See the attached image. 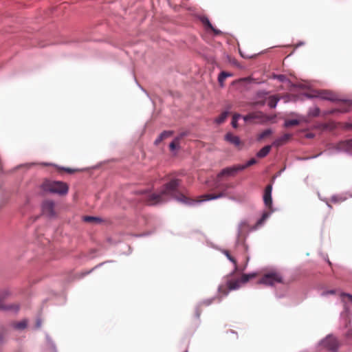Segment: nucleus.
I'll use <instances>...</instances> for the list:
<instances>
[{
    "mask_svg": "<svg viewBox=\"0 0 352 352\" xmlns=\"http://www.w3.org/2000/svg\"><path fill=\"white\" fill-rule=\"evenodd\" d=\"M40 325H41V324H40V323H39V322H38V323H37V327H40Z\"/></svg>",
    "mask_w": 352,
    "mask_h": 352,
    "instance_id": "39",
    "label": "nucleus"
},
{
    "mask_svg": "<svg viewBox=\"0 0 352 352\" xmlns=\"http://www.w3.org/2000/svg\"><path fill=\"white\" fill-rule=\"evenodd\" d=\"M272 145H267L265 146H264L263 148H262L257 153H256V156L259 158H263V157H265V156H267L268 155V153L270 152L271 149H272Z\"/></svg>",
    "mask_w": 352,
    "mask_h": 352,
    "instance_id": "19",
    "label": "nucleus"
},
{
    "mask_svg": "<svg viewBox=\"0 0 352 352\" xmlns=\"http://www.w3.org/2000/svg\"><path fill=\"white\" fill-rule=\"evenodd\" d=\"M225 140L230 142V144L234 145L235 146H239L241 145V142L239 138L236 135H233L231 133H228L225 135Z\"/></svg>",
    "mask_w": 352,
    "mask_h": 352,
    "instance_id": "15",
    "label": "nucleus"
},
{
    "mask_svg": "<svg viewBox=\"0 0 352 352\" xmlns=\"http://www.w3.org/2000/svg\"><path fill=\"white\" fill-rule=\"evenodd\" d=\"M283 278L281 275L276 272H270L265 274L259 280V283L266 285H274L276 283H282Z\"/></svg>",
    "mask_w": 352,
    "mask_h": 352,
    "instance_id": "5",
    "label": "nucleus"
},
{
    "mask_svg": "<svg viewBox=\"0 0 352 352\" xmlns=\"http://www.w3.org/2000/svg\"><path fill=\"white\" fill-rule=\"evenodd\" d=\"M137 193L143 196L144 202L148 206H155L167 201L162 191L159 193H152L148 190H145L138 191Z\"/></svg>",
    "mask_w": 352,
    "mask_h": 352,
    "instance_id": "4",
    "label": "nucleus"
},
{
    "mask_svg": "<svg viewBox=\"0 0 352 352\" xmlns=\"http://www.w3.org/2000/svg\"><path fill=\"white\" fill-rule=\"evenodd\" d=\"M42 212L47 217H54L56 215L54 202L52 200L44 201L42 204Z\"/></svg>",
    "mask_w": 352,
    "mask_h": 352,
    "instance_id": "8",
    "label": "nucleus"
},
{
    "mask_svg": "<svg viewBox=\"0 0 352 352\" xmlns=\"http://www.w3.org/2000/svg\"><path fill=\"white\" fill-rule=\"evenodd\" d=\"M182 181L179 179H173L169 182L166 183L162 190V195H164L165 198L168 199V197L176 199L177 201L186 204H191L194 202V200L188 199L186 195L181 193L179 191V187L181 186Z\"/></svg>",
    "mask_w": 352,
    "mask_h": 352,
    "instance_id": "1",
    "label": "nucleus"
},
{
    "mask_svg": "<svg viewBox=\"0 0 352 352\" xmlns=\"http://www.w3.org/2000/svg\"><path fill=\"white\" fill-rule=\"evenodd\" d=\"M278 79H280V80H283V78H285V76H284L280 75V76H278Z\"/></svg>",
    "mask_w": 352,
    "mask_h": 352,
    "instance_id": "37",
    "label": "nucleus"
},
{
    "mask_svg": "<svg viewBox=\"0 0 352 352\" xmlns=\"http://www.w3.org/2000/svg\"><path fill=\"white\" fill-rule=\"evenodd\" d=\"M232 76V74H230V73L226 72H221L218 77V81H219L220 86L223 87L224 80L226 79V78H228V76Z\"/></svg>",
    "mask_w": 352,
    "mask_h": 352,
    "instance_id": "20",
    "label": "nucleus"
},
{
    "mask_svg": "<svg viewBox=\"0 0 352 352\" xmlns=\"http://www.w3.org/2000/svg\"><path fill=\"white\" fill-rule=\"evenodd\" d=\"M248 224L247 222L244 221V222H242L241 224H240V226H239V233L240 234H242L243 232V230L245 228H248Z\"/></svg>",
    "mask_w": 352,
    "mask_h": 352,
    "instance_id": "34",
    "label": "nucleus"
},
{
    "mask_svg": "<svg viewBox=\"0 0 352 352\" xmlns=\"http://www.w3.org/2000/svg\"><path fill=\"white\" fill-rule=\"evenodd\" d=\"M350 103L349 102H343L339 108L333 109L330 111H328L325 113H324V115L328 114H333L335 113L339 112V113H346L348 112L350 109Z\"/></svg>",
    "mask_w": 352,
    "mask_h": 352,
    "instance_id": "12",
    "label": "nucleus"
},
{
    "mask_svg": "<svg viewBox=\"0 0 352 352\" xmlns=\"http://www.w3.org/2000/svg\"><path fill=\"white\" fill-rule=\"evenodd\" d=\"M352 302V295L351 294H344Z\"/></svg>",
    "mask_w": 352,
    "mask_h": 352,
    "instance_id": "36",
    "label": "nucleus"
},
{
    "mask_svg": "<svg viewBox=\"0 0 352 352\" xmlns=\"http://www.w3.org/2000/svg\"><path fill=\"white\" fill-rule=\"evenodd\" d=\"M41 188L44 192L60 195L67 194L69 189L66 183L50 179H45L41 185Z\"/></svg>",
    "mask_w": 352,
    "mask_h": 352,
    "instance_id": "3",
    "label": "nucleus"
},
{
    "mask_svg": "<svg viewBox=\"0 0 352 352\" xmlns=\"http://www.w3.org/2000/svg\"><path fill=\"white\" fill-rule=\"evenodd\" d=\"M83 219L86 222H89V223H100L102 221V220L98 218V217H92V216H85L83 217Z\"/></svg>",
    "mask_w": 352,
    "mask_h": 352,
    "instance_id": "24",
    "label": "nucleus"
},
{
    "mask_svg": "<svg viewBox=\"0 0 352 352\" xmlns=\"http://www.w3.org/2000/svg\"><path fill=\"white\" fill-rule=\"evenodd\" d=\"M272 186L271 184L267 185L265 187L264 195H263V201L267 207L269 208H272Z\"/></svg>",
    "mask_w": 352,
    "mask_h": 352,
    "instance_id": "11",
    "label": "nucleus"
},
{
    "mask_svg": "<svg viewBox=\"0 0 352 352\" xmlns=\"http://www.w3.org/2000/svg\"><path fill=\"white\" fill-rule=\"evenodd\" d=\"M278 100H279V99L276 96H270L267 101L268 106L270 108H275Z\"/></svg>",
    "mask_w": 352,
    "mask_h": 352,
    "instance_id": "22",
    "label": "nucleus"
},
{
    "mask_svg": "<svg viewBox=\"0 0 352 352\" xmlns=\"http://www.w3.org/2000/svg\"><path fill=\"white\" fill-rule=\"evenodd\" d=\"M224 254H225V255L227 256V258H228L231 262H232V263H234L235 270H237V262H236V260L233 256H232L230 254V253H229V252H228V250L224 251Z\"/></svg>",
    "mask_w": 352,
    "mask_h": 352,
    "instance_id": "31",
    "label": "nucleus"
},
{
    "mask_svg": "<svg viewBox=\"0 0 352 352\" xmlns=\"http://www.w3.org/2000/svg\"><path fill=\"white\" fill-rule=\"evenodd\" d=\"M173 131H163L158 138L155 141V144L157 145L159 144L162 141L170 137L173 135Z\"/></svg>",
    "mask_w": 352,
    "mask_h": 352,
    "instance_id": "18",
    "label": "nucleus"
},
{
    "mask_svg": "<svg viewBox=\"0 0 352 352\" xmlns=\"http://www.w3.org/2000/svg\"><path fill=\"white\" fill-rule=\"evenodd\" d=\"M28 320L27 319H23L21 321L12 322L11 327L15 330L23 331L28 327Z\"/></svg>",
    "mask_w": 352,
    "mask_h": 352,
    "instance_id": "16",
    "label": "nucleus"
},
{
    "mask_svg": "<svg viewBox=\"0 0 352 352\" xmlns=\"http://www.w3.org/2000/svg\"><path fill=\"white\" fill-rule=\"evenodd\" d=\"M309 98H319L322 100L335 101L337 100L336 96L331 91L327 90H315L309 94Z\"/></svg>",
    "mask_w": 352,
    "mask_h": 352,
    "instance_id": "7",
    "label": "nucleus"
},
{
    "mask_svg": "<svg viewBox=\"0 0 352 352\" xmlns=\"http://www.w3.org/2000/svg\"><path fill=\"white\" fill-rule=\"evenodd\" d=\"M228 116V111L223 112L218 118H216L215 122L216 123L220 124L223 123L227 118Z\"/></svg>",
    "mask_w": 352,
    "mask_h": 352,
    "instance_id": "25",
    "label": "nucleus"
},
{
    "mask_svg": "<svg viewBox=\"0 0 352 352\" xmlns=\"http://www.w3.org/2000/svg\"><path fill=\"white\" fill-rule=\"evenodd\" d=\"M299 124V121L296 119L287 120L285 122V126L289 127L292 126H296Z\"/></svg>",
    "mask_w": 352,
    "mask_h": 352,
    "instance_id": "28",
    "label": "nucleus"
},
{
    "mask_svg": "<svg viewBox=\"0 0 352 352\" xmlns=\"http://www.w3.org/2000/svg\"><path fill=\"white\" fill-rule=\"evenodd\" d=\"M183 135H184V134H182L180 136L175 138L173 140V141L170 144L169 147H170V151H174L175 149H176L178 147V146L179 144L180 140L182 139Z\"/></svg>",
    "mask_w": 352,
    "mask_h": 352,
    "instance_id": "21",
    "label": "nucleus"
},
{
    "mask_svg": "<svg viewBox=\"0 0 352 352\" xmlns=\"http://www.w3.org/2000/svg\"><path fill=\"white\" fill-rule=\"evenodd\" d=\"M350 127L352 129V124H350Z\"/></svg>",
    "mask_w": 352,
    "mask_h": 352,
    "instance_id": "40",
    "label": "nucleus"
},
{
    "mask_svg": "<svg viewBox=\"0 0 352 352\" xmlns=\"http://www.w3.org/2000/svg\"><path fill=\"white\" fill-rule=\"evenodd\" d=\"M256 276V273L244 274L240 279H228L225 284H222L219 287V292L223 296H227L230 291L238 289L240 287V284L247 283L250 279Z\"/></svg>",
    "mask_w": 352,
    "mask_h": 352,
    "instance_id": "2",
    "label": "nucleus"
},
{
    "mask_svg": "<svg viewBox=\"0 0 352 352\" xmlns=\"http://www.w3.org/2000/svg\"><path fill=\"white\" fill-rule=\"evenodd\" d=\"M272 133V131L270 129L265 130L261 133H260L258 136V140H261L268 136H270Z\"/></svg>",
    "mask_w": 352,
    "mask_h": 352,
    "instance_id": "26",
    "label": "nucleus"
},
{
    "mask_svg": "<svg viewBox=\"0 0 352 352\" xmlns=\"http://www.w3.org/2000/svg\"><path fill=\"white\" fill-rule=\"evenodd\" d=\"M292 135L289 133H285L281 137L277 138L276 140L274 141L272 143V146H274L276 147H279L285 143H287L291 138Z\"/></svg>",
    "mask_w": 352,
    "mask_h": 352,
    "instance_id": "14",
    "label": "nucleus"
},
{
    "mask_svg": "<svg viewBox=\"0 0 352 352\" xmlns=\"http://www.w3.org/2000/svg\"><path fill=\"white\" fill-rule=\"evenodd\" d=\"M240 118V115H238V114H235L233 117H232V125L234 128H236L237 127V121H238V119Z\"/></svg>",
    "mask_w": 352,
    "mask_h": 352,
    "instance_id": "32",
    "label": "nucleus"
},
{
    "mask_svg": "<svg viewBox=\"0 0 352 352\" xmlns=\"http://www.w3.org/2000/svg\"><path fill=\"white\" fill-rule=\"evenodd\" d=\"M59 169L65 170V172L70 173V174L80 171L79 169H73V168H59Z\"/></svg>",
    "mask_w": 352,
    "mask_h": 352,
    "instance_id": "33",
    "label": "nucleus"
},
{
    "mask_svg": "<svg viewBox=\"0 0 352 352\" xmlns=\"http://www.w3.org/2000/svg\"><path fill=\"white\" fill-rule=\"evenodd\" d=\"M222 196H223V193H219L218 195L206 194V195H203L200 196L199 197V199L197 201V202H201V201H204L211 200V199H217V198L221 197Z\"/></svg>",
    "mask_w": 352,
    "mask_h": 352,
    "instance_id": "17",
    "label": "nucleus"
},
{
    "mask_svg": "<svg viewBox=\"0 0 352 352\" xmlns=\"http://www.w3.org/2000/svg\"><path fill=\"white\" fill-rule=\"evenodd\" d=\"M328 294H335V292L333 290H331V291L328 292Z\"/></svg>",
    "mask_w": 352,
    "mask_h": 352,
    "instance_id": "38",
    "label": "nucleus"
},
{
    "mask_svg": "<svg viewBox=\"0 0 352 352\" xmlns=\"http://www.w3.org/2000/svg\"><path fill=\"white\" fill-rule=\"evenodd\" d=\"M256 163V160L254 158H252L246 164H245L243 165H239V167H241V170H243L245 168L255 164Z\"/></svg>",
    "mask_w": 352,
    "mask_h": 352,
    "instance_id": "29",
    "label": "nucleus"
},
{
    "mask_svg": "<svg viewBox=\"0 0 352 352\" xmlns=\"http://www.w3.org/2000/svg\"><path fill=\"white\" fill-rule=\"evenodd\" d=\"M202 22H203V23H204L206 26H207V27H208V28H209L210 30H212L213 31V32H214L215 34H217H217H221V31H220V30H218L214 29V28L212 27V24L210 23V21H209L207 18L204 19L202 20Z\"/></svg>",
    "mask_w": 352,
    "mask_h": 352,
    "instance_id": "23",
    "label": "nucleus"
},
{
    "mask_svg": "<svg viewBox=\"0 0 352 352\" xmlns=\"http://www.w3.org/2000/svg\"><path fill=\"white\" fill-rule=\"evenodd\" d=\"M269 217V213L268 212H264L261 217V218L258 220V221L256 222L255 226H254V229H256V228H258V226H261L263 224V223L266 220V219Z\"/></svg>",
    "mask_w": 352,
    "mask_h": 352,
    "instance_id": "27",
    "label": "nucleus"
},
{
    "mask_svg": "<svg viewBox=\"0 0 352 352\" xmlns=\"http://www.w3.org/2000/svg\"><path fill=\"white\" fill-rule=\"evenodd\" d=\"M320 346L330 352H337L339 343L335 337L329 336L321 342Z\"/></svg>",
    "mask_w": 352,
    "mask_h": 352,
    "instance_id": "6",
    "label": "nucleus"
},
{
    "mask_svg": "<svg viewBox=\"0 0 352 352\" xmlns=\"http://www.w3.org/2000/svg\"><path fill=\"white\" fill-rule=\"evenodd\" d=\"M346 336L347 338H352V328L349 329V331L346 333Z\"/></svg>",
    "mask_w": 352,
    "mask_h": 352,
    "instance_id": "35",
    "label": "nucleus"
},
{
    "mask_svg": "<svg viewBox=\"0 0 352 352\" xmlns=\"http://www.w3.org/2000/svg\"><path fill=\"white\" fill-rule=\"evenodd\" d=\"M185 352H188V351H186Z\"/></svg>",
    "mask_w": 352,
    "mask_h": 352,
    "instance_id": "41",
    "label": "nucleus"
},
{
    "mask_svg": "<svg viewBox=\"0 0 352 352\" xmlns=\"http://www.w3.org/2000/svg\"><path fill=\"white\" fill-rule=\"evenodd\" d=\"M338 150L348 153H352V140L340 142L337 146Z\"/></svg>",
    "mask_w": 352,
    "mask_h": 352,
    "instance_id": "13",
    "label": "nucleus"
},
{
    "mask_svg": "<svg viewBox=\"0 0 352 352\" xmlns=\"http://www.w3.org/2000/svg\"><path fill=\"white\" fill-rule=\"evenodd\" d=\"M241 170V168L239 165L234 166L232 167H227L223 169L217 175L218 178L223 177H231L234 176L239 171Z\"/></svg>",
    "mask_w": 352,
    "mask_h": 352,
    "instance_id": "10",
    "label": "nucleus"
},
{
    "mask_svg": "<svg viewBox=\"0 0 352 352\" xmlns=\"http://www.w3.org/2000/svg\"><path fill=\"white\" fill-rule=\"evenodd\" d=\"M320 110L318 107H314L313 109H310L309 111V115L311 117H317L319 116Z\"/></svg>",
    "mask_w": 352,
    "mask_h": 352,
    "instance_id": "30",
    "label": "nucleus"
},
{
    "mask_svg": "<svg viewBox=\"0 0 352 352\" xmlns=\"http://www.w3.org/2000/svg\"><path fill=\"white\" fill-rule=\"evenodd\" d=\"M9 295V292L7 290L3 291L0 293V309L11 310L17 311L19 309V306L16 304H12L9 305H5L3 302V299L6 298Z\"/></svg>",
    "mask_w": 352,
    "mask_h": 352,
    "instance_id": "9",
    "label": "nucleus"
}]
</instances>
